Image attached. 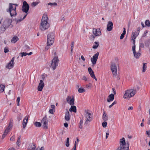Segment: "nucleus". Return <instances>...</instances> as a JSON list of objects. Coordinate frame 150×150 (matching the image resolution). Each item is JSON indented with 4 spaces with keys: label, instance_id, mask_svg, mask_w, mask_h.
<instances>
[{
    "label": "nucleus",
    "instance_id": "obj_10",
    "mask_svg": "<svg viewBox=\"0 0 150 150\" xmlns=\"http://www.w3.org/2000/svg\"><path fill=\"white\" fill-rule=\"evenodd\" d=\"M41 123L42 124V126L44 129H48V120L46 115L42 118L41 120Z\"/></svg>",
    "mask_w": 150,
    "mask_h": 150
},
{
    "label": "nucleus",
    "instance_id": "obj_47",
    "mask_svg": "<svg viewBox=\"0 0 150 150\" xmlns=\"http://www.w3.org/2000/svg\"><path fill=\"white\" fill-rule=\"evenodd\" d=\"M30 47L27 45H25L24 47V50L26 51H28L30 50Z\"/></svg>",
    "mask_w": 150,
    "mask_h": 150
},
{
    "label": "nucleus",
    "instance_id": "obj_36",
    "mask_svg": "<svg viewBox=\"0 0 150 150\" xmlns=\"http://www.w3.org/2000/svg\"><path fill=\"white\" fill-rule=\"evenodd\" d=\"M34 125L37 127H40L41 125L40 122H35Z\"/></svg>",
    "mask_w": 150,
    "mask_h": 150
},
{
    "label": "nucleus",
    "instance_id": "obj_15",
    "mask_svg": "<svg viewBox=\"0 0 150 150\" xmlns=\"http://www.w3.org/2000/svg\"><path fill=\"white\" fill-rule=\"evenodd\" d=\"M93 33L96 36H100L101 34L100 29L95 28H93Z\"/></svg>",
    "mask_w": 150,
    "mask_h": 150
},
{
    "label": "nucleus",
    "instance_id": "obj_25",
    "mask_svg": "<svg viewBox=\"0 0 150 150\" xmlns=\"http://www.w3.org/2000/svg\"><path fill=\"white\" fill-rule=\"evenodd\" d=\"M114 98V96L113 94L111 93L108 96V98L107 99V101L108 102H110L113 100Z\"/></svg>",
    "mask_w": 150,
    "mask_h": 150
},
{
    "label": "nucleus",
    "instance_id": "obj_28",
    "mask_svg": "<svg viewBox=\"0 0 150 150\" xmlns=\"http://www.w3.org/2000/svg\"><path fill=\"white\" fill-rule=\"evenodd\" d=\"M70 112H76V107L74 105L71 106V108L69 109Z\"/></svg>",
    "mask_w": 150,
    "mask_h": 150
},
{
    "label": "nucleus",
    "instance_id": "obj_12",
    "mask_svg": "<svg viewBox=\"0 0 150 150\" xmlns=\"http://www.w3.org/2000/svg\"><path fill=\"white\" fill-rule=\"evenodd\" d=\"M111 69L113 75L116 76L117 75V67L115 64L114 63H112L111 66Z\"/></svg>",
    "mask_w": 150,
    "mask_h": 150
},
{
    "label": "nucleus",
    "instance_id": "obj_62",
    "mask_svg": "<svg viewBox=\"0 0 150 150\" xmlns=\"http://www.w3.org/2000/svg\"><path fill=\"white\" fill-rule=\"evenodd\" d=\"M123 32L122 33L123 34H124V35H125V33H126V29L125 28H123Z\"/></svg>",
    "mask_w": 150,
    "mask_h": 150
},
{
    "label": "nucleus",
    "instance_id": "obj_14",
    "mask_svg": "<svg viewBox=\"0 0 150 150\" xmlns=\"http://www.w3.org/2000/svg\"><path fill=\"white\" fill-rule=\"evenodd\" d=\"M11 22L12 20L11 19L7 18L4 20L3 25L7 28L10 25Z\"/></svg>",
    "mask_w": 150,
    "mask_h": 150
},
{
    "label": "nucleus",
    "instance_id": "obj_11",
    "mask_svg": "<svg viewBox=\"0 0 150 150\" xmlns=\"http://www.w3.org/2000/svg\"><path fill=\"white\" fill-rule=\"evenodd\" d=\"M29 8V6L28 4L27 3L26 1H24L23 3V5L22 6V10L26 13L28 14V11Z\"/></svg>",
    "mask_w": 150,
    "mask_h": 150
},
{
    "label": "nucleus",
    "instance_id": "obj_59",
    "mask_svg": "<svg viewBox=\"0 0 150 150\" xmlns=\"http://www.w3.org/2000/svg\"><path fill=\"white\" fill-rule=\"evenodd\" d=\"M82 79L86 81H87V79L85 76H83Z\"/></svg>",
    "mask_w": 150,
    "mask_h": 150
},
{
    "label": "nucleus",
    "instance_id": "obj_39",
    "mask_svg": "<svg viewBox=\"0 0 150 150\" xmlns=\"http://www.w3.org/2000/svg\"><path fill=\"white\" fill-rule=\"evenodd\" d=\"M69 139L68 137L67 139V142L65 143V145L67 147H69Z\"/></svg>",
    "mask_w": 150,
    "mask_h": 150
},
{
    "label": "nucleus",
    "instance_id": "obj_56",
    "mask_svg": "<svg viewBox=\"0 0 150 150\" xmlns=\"http://www.w3.org/2000/svg\"><path fill=\"white\" fill-rule=\"evenodd\" d=\"M147 33H148V31L147 30L145 31L144 32V34H143V36L145 37L146 36L147 34Z\"/></svg>",
    "mask_w": 150,
    "mask_h": 150
},
{
    "label": "nucleus",
    "instance_id": "obj_38",
    "mask_svg": "<svg viewBox=\"0 0 150 150\" xmlns=\"http://www.w3.org/2000/svg\"><path fill=\"white\" fill-rule=\"evenodd\" d=\"M8 132L7 131V130H5L4 131V134L2 135V139H3L7 135L8 133Z\"/></svg>",
    "mask_w": 150,
    "mask_h": 150
},
{
    "label": "nucleus",
    "instance_id": "obj_61",
    "mask_svg": "<svg viewBox=\"0 0 150 150\" xmlns=\"http://www.w3.org/2000/svg\"><path fill=\"white\" fill-rule=\"evenodd\" d=\"M95 37V36L92 35L91 36V37H90V38L91 39H93V40H94Z\"/></svg>",
    "mask_w": 150,
    "mask_h": 150
},
{
    "label": "nucleus",
    "instance_id": "obj_42",
    "mask_svg": "<svg viewBox=\"0 0 150 150\" xmlns=\"http://www.w3.org/2000/svg\"><path fill=\"white\" fill-rule=\"evenodd\" d=\"M83 123V121L82 119H81L79 125V128H80L81 129H82V125Z\"/></svg>",
    "mask_w": 150,
    "mask_h": 150
},
{
    "label": "nucleus",
    "instance_id": "obj_18",
    "mask_svg": "<svg viewBox=\"0 0 150 150\" xmlns=\"http://www.w3.org/2000/svg\"><path fill=\"white\" fill-rule=\"evenodd\" d=\"M14 57L12 58L11 61L6 66V68L8 69H11L13 67L14 65Z\"/></svg>",
    "mask_w": 150,
    "mask_h": 150
},
{
    "label": "nucleus",
    "instance_id": "obj_16",
    "mask_svg": "<svg viewBox=\"0 0 150 150\" xmlns=\"http://www.w3.org/2000/svg\"><path fill=\"white\" fill-rule=\"evenodd\" d=\"M67 103L71 105H73L74 104V97L71 98L70 96H68L67 98Z\"/></svg>",
    "mask_w": 150,
    "mask_h": 150
},
{
    "label": "nucleus",
    "instance_id": "obj_46",
    "mask_svg": "<svg viewBox=\"0 0 150 150\" xmlns=\"http://www.w3.org/2000/svg\"><path fill=\"white\" fill-rule=\"evenodd\" d=\"M145 25L148 27L150 26V22L149 20H146L145 22Z\"/></svg>",
    "mask_w": 150,
    "mask_h": 150
},
{
    "label": "nucleus",
    "instance_id": "obj_48",
    "mask_svg": "<svg viewBox=\"0 0 150 150\" xmlns=\"http://www.w3.org/2000/svg\"><path fill=\"white\" fill-rule=\"evenodd\" d=\"M20 54H21V57H23V56H25L27 55V54H28V53L26 52H21Z\"/></svg>",
    "mask_w": 150,
    "mask_h": 150
},
{
    "label": "nucleus",
    "instance_id": "obj_33",
    "mask_svg": "<svg viewBox=\"0 0 150 150\" xmlns=\"http://www.w3.org/2000/svg\"><path fill=\"white\" fill-rule=\"evenodd\" d=\"M5 87V86L4 85H0V91L2 93L4 91Z\"/></svg>",
    "mask_w": 150,
    "mask_h": 150
},
{
    "label": "nucleus",
    "instance_id": "obj_55",
    "mask_svg": "<svg viewBox=\"0 0 150 150\" xmlns=\"http://www.w3.org/2000/svg\"><path fill=\"white\" fill-rule=\"evenodd\" d=\"M125 35L123 34L122 33L121 34V35L120 37V39H123V38H124V35Z\"/></svg>",
    "mask_w": 150,
    "mask_h": 150
},
{
    "label": "nucleus",
    "instance_id": "obj_2",
    "mask_svg": "<svg viewBox=\"0 0 150 150\" xmlns=\"http://www.w3.org/2000/svg\"><path fill=\"white\" fill-rule=\"evenodd\" d=\"M120 146L116 150H129V144H126L125 140L124 138L123 137L120 139Z\"/></svg>",
    "mask_w": 150,
    "mask_h": 150
},
{
    "label": "nucleus",
    "instance_id": "obj_31",
    "mask_svg": "<svg viewBox=\"0 0 150 150\" xmlns=\"http://www.w3.org/2000/svg\"><path fill=\"white\" fill-rule=\"evenodd\" d=\"M6 28H7L6 27L2 25L0 28V33H3Z\"/></svg>",
    "mask_w": 150,
    "mask_h": 150
},
{
    "label": "nucleus",
    "instance_id": "obj_40",
    "mask_svg": "<svg viewBox=\"0 0 150 150\" xmlns=\"http://www.w3.org/2000/svg\"><path fill=\"white\" fill-rule=\"evenodd\" d=\"M27 15V13L25 14L23 18H20V19L18 20L17 21V23L21 21H22L23 20V19H24L26 18Z\"/></svg>",
    "mask_w": 150,
    "mask_h": 150
},
{
    "label": "nucleus",
    "instance_id": "obj_13",
    "mask_svg": "<svg viewBox=\"0 0 150 150\" xmlns=\"http://www.w3.org/2000/svg\"><path fill=\"white\" fill-rule=\"evenodd\" d=\"M99 55V53L98 52L95 54L94 55L92 58H91V61L93 65H94L96 64Z\"/></svg>",
    "mask_w": 150,
    "mask_h": 150
},
{
    "label": "nucleus",
    "instance_id": "obj_20",
    "mask_svg": "<svg viewBox=\"0 0 150 150\" xmlns=\"http://www.w3.org/2000/svg\"><path fill=\"white\" fill-rule=\"evenodd\" d=\"M44 83L42 80H40V82L39 83L38 88V90L39 91H41L44 86Z\"/></svg>",
    "mask_w": 150,
    "mask_h": 150
},
{
    "label": "nucleus",
    "instance_id": "obj_63",
    "mask_svg": "<svg viewBox=\"0 0 150 150\" xmlns=\"http://www.w3.org/2000/svg\"><path fill=\"white\" fill-rule=\"evenodd\" d=\"M20 100V98L19 97H18L17 99V102H19Z\"/></svg>",
    "mask_w": 150,
    "mask_h": 150
},
{
    "label": "nucleus",
    "instance_id": "obj_30",
    "mask_svg": "<svg viewBox=\"0 0 150 150\" xmlns=\"http://www.w3.org/2000/svg\"><path fill=\"white\" fill-rule=\"evenodd\" d=\"M13 122L12 121H11V120L10 121V122L9 123V125L8 127L6 128L5 130H7V131L8 132L9 131L10 129L13 126Z\"/></svg>",
    "mask_w": 150,
    "mask_h": 150
},
{
    "label": "nucleus",
    "instance_id": "obj_1",
    "mask_svg": "<svg viewBox=\"0 0 150 150\" xmlns=\"http://www.w3.org/2000/svg\"><path fill=\"white\" fill-rule=\"evenodd\" d=\"M48 17L45 14H44L41 19L40 29L42 31L47 29L50 27V24L47 22Z\"/></svg>",
    "mask_w": 150,
    "mask_h": 150
},
{
    "label": "nucleus",
    "instance_id": "obj_7",
    "mask_svg": "<svg viewBox=\"0 0 150 150\" xmlns=\"http://www.w3.org/2000/svg\"><path fill=\"white\" fill-rule=\"evenodd\" d=\"M47 46H49L52 45L54 42V35L53 33H50L47 35Z\"/></svg>",
    "mask_w": 150,
    "mask_h": 150
},
{
    "label": "nucleus",
    "instance_id": "obj_52",
    "mask_svg": "<svg viewBox=\"0 0 150 150\" xmlns=\"http://www.w3.org/2000/svg\"><path fill=\"white\" fill-rule=\"evenodd\" d=\"M38 2H33L32 3V4L33 6L35 7L38 5Z\"/></svg>",
    "mask_w": 150,
    "mask_h": 150
},
{
    "label": "nucleus",
    "instance_id": "obj_49",
    "mask_svg": "<svg viewBox=\"0 0 150 150\" xmlns=\"http://www.w3.org/2000/svg\"><path fill=\"white\" fill-rule=\"evenodd\" d=\"M145 45L146 47H149L150 44V41L149 40H147L145 41Z\"/></svg>",
    "mask_w": 150,
    "mask_h": 150
},
{
    "label": "nucleus",
    "instance_id": "obj_17",
    "mask_svg": "<svg viewBox=\"0 0 150 150\" xmlns=\"http://www.w3.org/2000/svg\"><path fill=\"white\" fill-rule=\"evenodd\" d=\"M132 51L134 54V57L137 59L139 58L141 54L140 52L141 51L139 52L136 53L135 51V45H134L132 47Z\"/></svg>",
    "mask_w": 150,
    "mask_h": 150
},
{
    "label": "nucleus",
    "instance_id": "obj_8",
    "mask_svg": "<svg viewBox=\"0 0 150 150\" xmlns=\"http://www.w3.org/2000/svg\"><path fill=\"white\" fill-rule=\"evenodd\" d=\"M59 63V59L57 57H54L52 61V63L50 67L53 70L55 69L58 66Z\"/></svg>",
    "mask_w": 150,
    "mask_h": 150
},
{
    "label": "nucleus",
    "instance_id": "obj_5",
    "mask_svg": "<svg viewBox=\"0 0 150 150\" xmlns=\"http://www.w3.org/2000/svg\"><path fill=\"white\" fill-rule=\"evenodd\" d=\"M136 92L137 91L135 89H127L125 91L123 98L124 99H129L133 97L136 93Z\"/></svg>",
    "mask_w": 150,
    "mask_h": 150
},
{
    "label": "nucleus",
    "instance_id": "obj_45",
    "mask_svg": "<svg viewBox=\"0 0 150 150\" xmlns=\"http://www.w3.org/2000/svg\"><path fill=\"white\" fill-rule=\"evenodd\" d=\"M74 42H71V53H72L73 52V50L74 48Z\"/></svg>",
    "mask_w": 150,
    "mask_h": 150
},
{
    "label": "nucleus",
    "instance_id": "obj_43",
    "mask_svg": "<svg viewBox=\"0 0 150 150\" xmlns=\"http://www.w3.org/2000/svg\"><path fill=\"white\" fill-rule=\"evenodd\" d=\"M136 37L134 35L132 36V40H133L132 43L134 44V45H135V39H136Z\"/></svg>",
    "mask_w": 150,
    "mask_h": 150
},
{
    "label": "nucleus",
    "instance_id": "obj_24",
    "mask_svg": "<svg viewBox=\"0 0 150 150\" xmlns=\"http://www.w3.org/2000/svg\"><path fill=\"white\" fill-rule=\"evenodd\" d=\"M35 149V144L33 143H31L29 144L27 150H34Z\"/></svg>",
    "mask_w": 150,
    "mask_h": 150
},
{
    "label": "nucleus",
    "instance_id": "obj_58",
    "mask_svg": "<svg viewBox=\"0 0 150 150\" xmlns=\"http://www.w3.org/2000/svg\"><path fill=\"white\" fill-rule=\"evenodd\" d=\"M51 109L55 110V106L54 105H52L51 106Z\"/></svg>",
    "mask_w": 150,
    "mask_h": 150
},
{
    "label": "nucleus",
    "instance_id": "obj_23",
    "mask_svg": "<svg viewBox=\"0 0 150 150\" xmlns=\"http://www.w3.org/2000/svg\"><path fill=\"white\" fill-rule=\"evenodd\" d=\"M140 29L141 28L140 27H138L137 28V30L135 32L132 33V36L134 35V36L136 37H136L139 35V34Z\"/></svg>",
    "mask_w": 150,
    "mask_h": 150
},
{
    "label": "nucleus",
    "instance_id": "obj_19",
    "mask_svg": "<svg viewBox=\"0 0 150 150\" xmlns=\"http://www.w3.org/2000/svg\"><path fill=\"white\" fill-rule=\"evenodd\" d=\"M88 70L89 74L93 78L95 79L96 81H97V79L96 77L94 74V72L93 71L91 67H89L88 68Z\"/></svg>",
    "mask_w": 150,
    "mask_h": 150
},
{
    "label": "nucleus",
    "instance_id": "obj_57",
    "mask_svg": "<svg viewBox=\"0 0 150 150\" xmlns=\"http://www.w3.org/2000/svg\"><path fill=\"white\" fill-rule=\"evenodd\" d=\"M91 84L90 83L88 84H87L86 86V87L87 88H89L91 86Z\"/></svg>",
    "mask_w": 150,
    "mask_h": 150
},
{
    "label": "nucleus",
    "instance_id": "obj_22",
    "mask_svg": "<svg viewBox=\"0 0 150 150\" xmlns=\"http://www.w3.org/2000/svg\"><path fill=\"white\" fill-rule=\"evenodd\" d=\"M113 27V24L112 22L109 21L108 22L107 25V29L108 31L112 30Z\"/></svg>",
    "mask_w": 150,
    "mask_h": 150
},
{
    "label": "nucleus",
    "instance_id": "obj_60",
    "mask_svg": "<svg viewBox=\"0 0 150 150\" xmlns=\"http://www.w3.org/2000/svg\"><path fill=\"white\" fill-rule=\"evenodd\" d=\"M112 90L113 91V93L115 95L116 94V91H115V89L114 88H112Z\"/></svg>",
    "mask_w": 150,
    "mask_h": 150
},
{
    "label": "nucleus",
    "instance_id": "obj_26",
    "mask_svg": "<svg viewBox=\"0 0 150 150\" xmlns=\"http://www.w3.org/2000/svg\"><path fill=\"white\" fill-rule=\"evenodd\" d=\"M103 113L102 116L103 120L104 121H107L108 120V117L107 113H105V111L104 110L103 111Z\"/></svg>",
    "mask_w": 150,
    "mask_h": 150
},
{
    "label": "nucleus",
    "instance_id": "obj_3",
    "mask_svg": "<svg viewBox=\"0 0 150 150\" xmlns=\"http://www.w3.org/2000/svg\"><path fill=\"white\" fill-rule=\"evenodd\" d=\"M16 4L10 3L9 5V8L7 10V12H9L11 16L12 17L17 15L16 11V6H18Z\"/></svg>",
    "mask_w": 150,
    "mask_h": 150
},
{
    "label": "nucleus",
    "instance_id": "obj_50",
    "mask_svg": "<svg viewBox=\"0 0 150 150\" xmlns=\"http://www.w3.org/2000/svg\"><path fill=\"white\" fill-rule=\"evenodd\" d=\"M48 4L49 5H50V6H56L57 5V4L56 2L54 3H48Z\"/></svg>",
    "mask_w": 150,
    "mask_h": 150
},
{
    "label": "nucleus",
    "instance_id": "obj_41",
    "mask_svg": "<svg viewBox=\"0 0 150 150\" xmlns=\"http://www.w3.org/2000/svg\"><path fill=\"white\" fill-rule=\"evenodd\" d=\"M144 45L143 43H141L139 44V52L141 51V48H144Z\"/></svg>",
    "mask_w": 150,
    "mask_h": 150
},
{
    "label": "nucleus",
    "instance_id": "obj_4",
    "mask_svg": "<svg viewBox=\"0 0 150 150\" xmlns=\"http://www.w3.org/2000/svg\"><path fill=\"white\" fill-rule=\"evenodd\" d=\"M136 92L137 91L135 89H127L125 91L123 98L124 99H129L133 97L136 93Z\"/></svg>",
    "mask_w": 150,
    "mask_h": 150
},
{
    "label": "nucleus",
    "instance_id": "obj_44",
    "mask_svg": "<svg viewBox=\"0 0 150 150\" xmlns=\"http://www.w3.org/2000/svg\"><path fill=\"white\" fill-rule=\"evenodd\" d=\"M107 122L105 121H104L102 124L103 127L104 128L106 127L107 126Z\"/></svg>",
    "mask_w": 150,
    "mask_h": 150
},
{
    "label": "nucleus",
    "instance_id": "obj_54",
    "mask_svg": "<svg viewBox=\"0 0 150 150\" xmlns=\"http://www.w3.org/2000/svg\"><path fill=\"white\" fill-rule=\"evenodd\" d=\"M15 137L14 136H12L10 138V140L12 141H13L15 140Z\"/></svg>",
    "mask_w": 150,
    "mask_h": 150
},
{
    "label": "nucleus",
    "instance_id": "obj_29",
    "mask_svg": "<svg viewBox=\"0 0 150 150\" xmlns=\"http://www.w3.org/2000/svg\"><path fill=\"white\" fill-rule=\"evenodd\" d=\"M18 40V38L17 36H15L12 38L11 40V42L13 43H15Z\"/></svg>",
    "mask_w": 150,
    "mask_h": 150
},
{
    "label": "nucleus",
    "instance_id": "obj_27",
    "mask_svg": "<svg viewBox=\"0 0 150 150\" xmlns=\"http://www.w3.org/2000/svg\"><path fill=\"white\" fill-rule=\"evenodd\" d=\"M70 119L69 112L67 110L65 112V119L67 121H69V120Z\"/></svg>",
    "mask_w": 150,
    "mask_h": 150
},
{
    "label": "nucleus",
    "instance_id": "obj_6",
    "mask_svg": "<svg viewBox=\"0 0 150 150\" xmlns=\"http://www.w3.org/2000/svg\"><path fill=\"white\" fill-rule=\"evenodd\" d=\"M136 92L137 91L135 89H127L125 91L123 98L124 99H129L133 97L136 93Z\"/></svg>",
    "mask_w": 150,
    "mask_h": 150
},
{
    "label": "nucleus",
    "instance_id": "obj_37",
    "mask_svg": "<svg viewBox=\"0 0 150 150\" xmlns=\"http://www.w3.org/2000/svg\"><path fill=\"white\" fill-rule=\"evenodd\" d=\"M85 91V90L81 87L80 88L78 89V92L79 93H83Z\"/></svg>",
    "mask_w": 150,
    "mask_h": 150
},
{
    "label": "nucleus",
    "instance_id": "obj_21",
    "mask_svg": "<svg viewBox=\"0 0 150 150\" xmlns=\"http://www.w3.org/2000/svg\"><path fill=\"white\" fill-rule=\"evenodd\" d=\"M28 116H26L23 119V128L25 129L26 126L28 122Z\"/></svg>",
    "mask_w": 150,
    "mask_h": 150
},
{
    "label": "nucleus",
    "instance_id": "obj_53",
    "mask_svg": "<svg viewBox=\"0 0 150 150\" xmlns=\"http://www.w3.org/2000/svg\"><path fill=\"white\" fill-rule=\"evenodd\" d=\"M4 52L5 53H7V52H9L8 49L6 47H5L4 49Z\"/></svg>",
    "mask_w": 150,
    "mask_h": 150
},
{
    "label": "nucleus",
    "instance_id": "obj_64",
    "mask_svg": "<svg viewBox=\"0 0 150 150\" xmlns=\"http://www.w3.org/2000/svg\"><path fill=\"white\" fill-rule=\"evenodd\" d=\"M64 126L66 127H67L68 126V124L67 123H65L64 124Z\"/></svg>",
    "mask_w": 150,
    "mask_h": 150
},
{
    "label": "nucleus",
    "instance_id": "obj_35",
    "mask_svg": "<svg viewBox=\"0 0 150 150\" xmlns=\"http://www.w3.org/2000/svg\"><path fill=\"white\" fill-rule=\"evenodd\" d=\"M21 136H19L18 137V140L16 142V144L18 145V147H19L20 146V143L21 142Z\"/></svg>",
    "mask_w": 150,
    "mask_h": 150
},
{
    "label": "nucleus",
    "instance_id": "obj_51",
    "mask_svg": "<svg viewBox=\"0 0 150 150\" xmlns=\"http://www.w3.org/2000/svg\"><path fill=\"white\" fill-rule=\"evenodd\" d=\"M54 111H55V110H54L51 109L49 110V112L51 114H54Z\"/></svg>",
    "mask_w": 150,
    "mask_h": 150
},
{
    "label": "nucleus",
    "instance_id": "obj_34",
    "mask_svg": "<svg viewBox=\"0 0 150 150\" xmlns=\"http://www.w3.org/2000/svg\"><path fill=\"white\" fill-rule=\"evenodd\" d=\"M94 43L96 44L95 45H93V46L92 48L93 49H96L99 46V42H95Z\"/></svg>",
    "mask_w": 150,
    "mask_h": 150
},
{
    "label": "nucleus",
    "instance_id": "obj_32",
    "mask_svg": "<svg viewBox=\"0 0 150 150\" xmlns=\"http://www.w3.org/2000/svg\"><path fill=\"white\" fill-rule=\"evenodd\" d=\"M146 65L147 63H143V69L142 71L143 72H145L146 71V68L147 67Z\"/></svg>",
    "mask_w": 150,
    "mask_h": 150
},
{
    "label": "nucleus",
    "instance_id": "obj_9",
    "mask_svg": "<svg viewBox=\"0 0 150 150\" xmlns=\"http://www.w3.org/2000/svg\"><path fill=\"white\" fill-rule=\"evenodd\" d=\"M85 112L86 113L85 116L86 120L84 123V124L87 125L88 124V121L91 122L93 118L91 117V114L88 112V110H86Z\"/></svg>",
    "mask_w": 150,
    "mask_h": 150
}]
</instances>
